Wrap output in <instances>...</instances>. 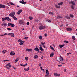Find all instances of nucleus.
Here are the masks:
<instances>
[{"instance_id": "obj_1", "label": "nucleus", "mask_w": 77, "mask_h": 77, "mask_svg": "<svg viewBox=\"0 0 77 77\" xmlns=\"http://www.w3.org/2000/svg\"><path fill=\"white\" fill-rule=\"evenodd\" d=\"M19 23V24H22V25H24V21L23 20H20Z\"/></svg>"}, {"instance_id": "obj_2", "label": "nucleus", "mask_w": 77, "mask_h": 77, "mask_svg": "<svg viewBox=\"0 0 77 77\" xmlns=\"http://www.w3.org/2000/svg\"><path fill=\"white\" fill-rule=\"evenodd\" d=\"M15 13L14 12H12V13H10L9 14V16H11L12 17H13V16L15 15Z\"/></svg>"}, {"instance_id": "obj_3", "label": "nucleus", "mask_w": 77, "mask_h": 77, "mask_svg": "<svg viewBox=\"0 0 77 77\" xmlns=\"http://www.w3.org/2000/svg\"><path fill=\"white\" fill-rule=\"evenodd\" d=\"M8 26H10L11 27H15V24H12L11 23H9L8 24Z\"/></svg>"}, {"instance_id": "obj_4", "label": "nucleus", "mask_w": 77, "mask_h": 77, "mask_svg": "<svg viewBox=\"0 0 77 77\" xmlns=\"http://www.w3.org/2000/svg\"><path fill=\"white\" fill-rule=\"evenodd\" d=\"M24 0H22L21 1H20L19 2L20 3H22V4H26V3H27V2H24Z\"/></svg>"}, {"instance_id": "obj_5", "label": "nucleus", "mask_w": 77, "mask_h": 77, "mask_svg": "<svg viewBox=\"0 0 77 77\" xmlns=\"http://www.w3.org/2000/svg\"><path fill=\"white\" fill-rule=\"evenodd\" d=\"M8 35L11 36L12 37H14V36H15V35H14V34L12 33H9L8 34Z\"/></svg>"}, {"instance_id": "obj_6", "label": "nucleus", "mask_w": 77, "mask_h": 77, "mask_svg": "<svg viewBox=\"0 0 77 77\" xmlns=\"http://www.w3.org/2000/svg\"><path fill=\"white\" fill-rule=\"evenodd\" d=\"M5 7L6 6H5V5L3 4H0V8H5Z\"/></svg>"}, {"instance_id": "obj_7", "label": "nucleus", "mask_w": 77, "mask_h": 77, "mask_svg": "<svg viewBox=\"0 0 77 77\" xmlns=\"http://www.w3.org/2000/svg\"><path fill=\"white\" fill-rule=\"evenodd\" d=\"M15 54V52L13 51H11L10 53V55H11V56H14Z\"/></svg>"}, {"instance_id": "obj_8", "label": "nucleus", "mask_w": 77, "mask_h": 77, "mask_svg": "<svg viewBox=\"0 0 77 77\" xmlns=\"http://www.w3.org/2000/svg\"><path fill=\"white\" fill-rule=\"evenodd\" d=\"M22 11H23V10H19L18 11V12L17 13L18 15H20V14H21V12H22Z\"/></svg>"}, {"instance_id": "obj_9", "label": "nucleus", "mask_w": 77, "mask_h": 77, "mask_svg": "<svg viewBox=\"0 0 77 77\" xmlns=\"http://www.w3.org/2000/svg\"><path fill=\"white\" fill-rule=\"evenodd\" d=\"M1 26H4L5 27H6V26H7V24H6V23H3L1 25Z\"/></svg>"}, {"instance_id": "obj_10", "label": "nucleus", "mask_w": 77, "mask_h": 77, "mask_svg": "<svg viewBox=\"0 0 77 77\" xmlns=\"http://www.w3.org/2000/svg\"><path fill=\"white\" fill-rule=\"evenodd\" d=\"M74 1H72L70 2V3H72V5H73V6H75L76 5H75V4L74 3Z\"/></svg>"}, {"instance_id": "obj_11", "label": "nucleus", "mask_w": 77, "mask_h": 77, "mask_svg": "<svg viewBox=\"0 0 77 77\" xmlns=\"http://www.w3.org/2000/svg\"><path fill=\"white\" fill-rule=\"evenodd\" d=\"M66 30L67 31H71L72 30V28H67Z\"/></svg>"}, {"instance_id": "obj_12", "label": "nucleus", "mask_w": 77, "mask_h": 77, "mask_svg": "<svg viewBox=\"0 0 77 77\" xmlns=\"http://www.w3.org/2000/svg\"><path fill=\"white\" fill-rule=\"evenodd\" d=\"M29 69H30V67H28L27 68H24V71H28L29 70Z\"/></svg>"}, {"instance_id": "obj_13", "label": "nucleus", "mask_w": 77, "mask_h": 77, "mask_svg": "<svg viewBox=\"0 0 77 77\" xmlns=\"http://www.w3.org/2000/svg\"><path fill=\"white\" fill-rule=\"evenodd\" d=\"M65 45H59V46L60 48H62Z\"/></svg>"}, {"instance_id": "obj_14", "label": "nucleus", "mask_w": 77, "mask_h": 77, "mask_svg": "<svg viewBox=\"0 0 77 77\" xmlns=\"http://www.w3.org/2000/svg\"><path fill=\"white\" fill-rule=\"evenodd\" d=\"M57 18L58 19H60V18H62V17L61 16H57Z\"/></svg>"}, {"instance_id": "obj_15", "label": "nucleus", "mask_w": 77, "mask_h": 77, "mask_svg": "<svg viewBox=\"0 0 77 77\" xmlns=\"http://www.w3.org/2000/svg\"><path fill=\"white\" fill-rule=\"evenodd\" d=\"M59 60L61 62H63V58H62V57L60 58L59 59Z\"/></svg>"}, {"instance_id": "obj_16", "label": "nucleus", "mask_w": 77, "mask_h": 77, "mask_svg": "<svg viewBox=\"0 0 77 77\" xmlns=\"http://www.w3.org/2000/svg\"><path fill=\"white\" fill-rule=\"evenodd\" d=\"M2 53H3V54H5V53H6V52H8V51L4 50H3L2 51Z\"/></svg>"}, {"instance_id": "obj_17", "label": "nucleus", "mask_w": 77, "mask_h": 77, "mask_svg": "<svg viewBox=\"0 0 77 77\" xmlns=\"http://www.w3.org/2000/svg\"><path fill=\"white\" fill-rule=\"evenodd\" d=\"M46 74L47 75H49V71H48V70H46Z\"/></svg>"}, {"instance_id": "obj_18", "label": "nucleus", "mask_w": 77, "mask_h": 77, "mask_svg": "<svg viewBox=\"0 0 77 77\" xmlns=\"http://www.w3.org/2000/svg\"><path fill=\"white\" fill-rule=\"evenodd\" d=\"M32 50V49H26V51H31Z\"/></svg>"}, {"instance_id": "obj_19", "label": "nucleus", "mask_w": 77, "mask_h": 77, "mask_svg": "<svg viewBox=\"0 0 77 77\" xmlns=\"http://www.w3.org/2000/svg\"><path fill=\"white\" fill-rule=\"evenodd\" d=\"M54 75L55 76H58V77H60V75L58 74L57 73H55L54 74Z\"/></svg>"}, {"instance_id": "obj_20", "label": "nucleus", "mask_w": 77, "mask_h": 77, "mask_svg": "<svg viewBox=\"0 0 77 77\" xmlns=\"http://www.w3.org/2000/svg\"><path fill=\"white\" fill-rule=\"evenodd\" d=\"M19 57H17L15 60V62L16 63V62H18V61H19Z\"/></svg>"}, {"instance_id": "obj_21", "label": "nucleus", "mask_w": 77, "mask_h": 77, "mask_svg": "<svg viewBox=\"0 0 77 77\" xmlns=\"http://www.w3.org/2000/svg\"><path fill=\"white\" fill-rule=\"evenodd\" d=\"M6 66H9V67H11V64H10V63H8L7 65H6Z\"/></svg>"}, {"instance_id": "obj_22", "label": "nucleus", "mask_w": 77, "mask_h": 77, "mask_svg": "<svg viewBox=\"0 0 77 77\" xmlns=\"http://www.w3.org/2000/svg\"><path fill=\"white\" fill-rule=\"evenodd\" d=\"M34 50H35V51H38V52H39V50H40L38 48H35Z\"/></svg>"}, {"instance_id": "obj_23", "label": "nucleus", "mask_w": 77, "mask_h": 77, "mask_svg": "<svg viewBox=\"0 0 77 77\" xmlns=\"http://www.w3.org/2000/svg\"><path fill=\"white\" fill-rule=\"evenodd\" d=\"M54 55V53H53L50 54V57H53V56Z\"/></svg>"}, {"instance_id": "obj_24", "label": "nucleus", "mask_w": 77, "mask_h": 77, "mask_svg": "<svg viewBox=\"0 0 77 77\" xmlns=\"http://www.w3.org/2000/svg\"><path fill=\"white\" fill-rule=\"evenodd\" d=\"M7 20L8 21H11V18H10L9 17H7Z\"/></svg>"}, {"instance_id": "obj_25", "label": "nucleus", "mask_w": 77, "mask_h": 77, "mask_svg": "<svg viewBox=\"0 0 77 77\" xmlns=\"http://www.w3.org/2000/svg\"><path fill=\"white\" fill-rule=\"evenodd\" d=\"M55 6L57 8H60V6H57V4H55Z\"/></svg>"}, {"instance_id": "obj_26", "label": "nucleus", "mask_w": 77, "mask_h": 77, "mask_svg": "<svg viewBox=\"0 0 77 77\" xmlns=\"http://www.w3.org/2000/svg\"><path fill=\"white\" fill-rule=\"evenodd\" d=\"M9 3H10V5H13L14 6H15V5L14 4V3H13L12 2H9Z\"/></svg>"}, {"instance_id": "obj_27", "label": "nucleus", "mask_w": 77, "mask_h": 77, "mask_svg": "<svg viewBox=\"0 0 77 77\" xmlns=\"http://www.w3.org/2000/svg\"><path fill=\"white\" fill-rule=\"evenodd\" d=\"M65 18H66V19H68V20H69V19H70V18L69 17H68V16H66L65 17Z\"/></svg>"}, {"instance_id": "obj_28", "label": "nucleus", "mask_w": 77, "mask_h": 77, "mask_svg": "<svg viewBox=\"0 0 77 77\" xmlns=\"http://www.w3.org/2000/svg\"><path fill=\"white\" fill-rule=\"evenodd\" d=\"M72 38L73 39V41H74L75 39V37L74 36L72 37Z\"/></svg>"}, {"instance_id": "obj_29", "label": "nucleus", "mask_w": 77, "mask_h": 77, "mask_svg": "<svg viewBox=\"0 0 77 77\" xmlns=\"http://www.w3.org/2000/svg\"><path fill=\"white\" fill-rule=\"evenodd\" d=\"M40 30H42V26H40L39 27Z\"/></svg>"}, {"instance_id": "obj_30", "label": "nucleus", "mask_w": 77, "mask_h": 77, "mask_svg": "<svg viewBox=\"0 0 77 77\" xmlns=\"http://www.w3.org/2000/svg\"><path fill=\"white\" fill-rule=\"evenodd\" d=\"M39 49L41 51H43V50H44V49L42 48V47H40Z\"/></svg>"}, {"instance_id": "obj_31", "label": "nucleus", "mask_w": 77, "mask_h": 77, "mask_svg": "<svg viewBox=\"0 0 77 77\" xmlns=\"http://www.w3.org/2000/svg\"><path fill=\"white\" fill-rule=\"evenodd\" d=\"M38 55H36L34 56V59H37V58H38Z\"/></svg>"}, {"instance_id": "obj_32", "label": "nucleus", "mask_w": 77, "mask_h": 77, "mask_svg": "<svg viewBox=\"0 0 77 77\" xmlns=\"http://www.w3.org/2000/svg\"><path fill=\"white\" fill-rule=\"evenodd\" d=\"M13 18L14 19V20H17V18H16L15 17V16H13Z\"/></svg>"}, {"instance_id": "obj_33", "label": "nucleus", "mask_w": 77, "mask_h": 77, "mask_svg": "<svg viewBox=\"0 0 77 77\" xmlns=\"http://www.w3.org/2000/svg\"><path fill=\"white\" fill-rule=\"evenodd\" d=\"M63 4V2H62L60 3H58V6H60V5H62Z\"/></svg>"}, {"instance_id": "obj_34", "label": "nucleus", "mask_w": 77, "mask_h": 77, "mask_svg": "<svg viewBox=\"0 0 77 77\" xmlns=\"http://www.w3.org/2000/svg\"><path fill=\"white\" fill-rule=\"evenodd\" d=\"M29 20H32V19H33V17H32L30 16L29 17Z\"/></svg>"}, {"instance_id": "obj_35", "label": "nucleus", "mask_w": 77, "mask_h": 77, "mask_svg": "<svg viewBox=\"0 0 77 77\" xmlns=\"http://www.w3.org/2000/svg\"><path fill=\"white\" fill-rule=\"evenodd\" d=\"M7 29L8 30H9V31L12 30V29L10 28H7Z\"/></svg>"}, {"instance_id": "obj_36", "label": "nucleus", "mask_w": 77, "mask_h": 77, "mask_svg": "<svg viewBox=\"0 0 77 77\" xmlns=\"http://www.w3.org/2000/svg\"><path fill=\"white\" fill-rule=\"evenodd\" d=\"M20 45H24V43H23L22 42H20L19 43Z\"/></svg>"}, {"instance_id": "obj_37", "label": "nucleus", "mask_w": 77, "mask_h": 77, "mask_svg": "<svg viewBox=\"0 0 77 77\" xmlns=\"http://www.w3.org/2000/svg\"><path fill=\"white\" fill-rule=\"evenodd\" d=\"M49 14L50 15H53V14H53V13L52 12H49Z\"/></svg>"}, {"instance_id": "obj_38", "label": "nucleus", "mask_w": 77, "mask_h": 77, "mask_svg": "<svg viewBox=\"0 0 77 77\" xmlns=\"http://www.w3.org/2000/svg\"><path fill=\"white\" fill-rule=\"evenodd\" d=\"M64 42L66 43L67 44V43H68V42H69L68 41L65 40L64 41Z\"/></svg>"}, {"instance_id": "obj_39", "label": "nucleus", "mask_w": 77, "mask_h": 77, "mask_svg": "<svg viewBox=\"0 0 77 77\" xmlns=\"http://www.w3.org/2000/svg\"><path fill=\"white\" fill-rule=\"evenodd\" d=\"M50 48L53 50H54V48H53L52 46H50Z\"/></svg>"}, {"instance_id": "obj_40", "label": "nucleus", "mask_w": 77, "mask_h": 77, "mask_svg": "<svg viewBox=\"0 0 77 77\" xmlns=\"http://www.w3.org/2000/svg\"><path fill=\"white\" fill-rule=\"evenodd\" d=\"M25 59L26 60V61L28 60V57H25Z\"/></svg>"}, {"instance_id": "obj_41", "label": "nucleus", "mask_w": 77, "mask_h": 77, "mask_svg": "<svg viewBox=\"0 0 77 77\" xmlns=\"http://www.w3.org/2000/svg\"><path fill=\"white\" fill-rule=\"evenodd\" d=\"M70 17L71 18H73L74 17V16L72 14H70Z\"/></svg>"}, {"instance_id": "obj_42", "label": "nucleus", "mask_w": 77, "mask_h": 77, "mask_svg": "<svg viewBox=\"0 0 77 77\" xmlns=\"http://www.w3.org/2000/svg\"><path fill=\"white\" fill-rule=\"evenodd\" d=\"M71 8L72 9H74V6L73 5H72L71 6Z\"/></svg>"}, {"instance_id": "obj_43", "label": "nucleus", "mask_w": 77, "mask_h": 77, "mask_svg": "<svg viewBox=\"0 0 77 77\" xmlns=\"http://www.w3.org/2000/svg\"><path fill=\"white\" fill-rule=\"evenodd\" d=\"M46 28V27L45 26H42V29H45Z\"/></svg>"}, {"instance_id": "obj_44", "label": "nucleus", "mask_w": 77, "mask_h": 77, "mask_svg": "<svg viewBox=\"0 0 77 77\" xmlns=\"http://www.w3.org/2000/svg\"><path fill=\"white\" fill-rule=\"evenodd\" d=\"M39 39H40L41 40L42 39V36H39Z\"/></svg>"}, {"instance_id": "obj_45", "label": "nucleus", "mask_w": 77, "mask_h": 77, "mask_svg": "<svg viewBox=\"0 0 77 77\" xmlns=\"http://www.w3.org/2000/svg\"><path fill=\"white\" fill-rule=\"evenodd\" d=\"M18 42H22V40H21V39H19L18 40Z\"/></svg>"}, {"instance_id": "obj_46", "label": "nucleus", "mask_w": 77, "mask_h": 77, "mask_svg": "<svg viewBox=\"0 0 77 77\" xmlns=\"http://www.w3.org/2000/svg\"><path fill=\"white\" fill-rule=\"evenodd\" d=\"M7 17H5V18H4V19L5 20H8V19L7 18Z\"/></svg>"}, {"instance_id": "obj_47", "label": "nucleus", "mask_w": 77, "mask_h": 77, "mask_svg": "<svg viewBox=\"0 0 77 77\" xmlns=\"http://www.w3.org/2000/svg\"><path fill=\"white\" fill-rule=\"evenodd\" d=\"M24 39H28V37H25L24 38Z\"/></svg>"}, {"instance_id": "obj_48", "label": "nucleus", "mask_w": 77, "mask_h": 77, "mask_svg": "<svg viewBox=\"0 0 77 77\" xmlns=\"http://www.w3.org/2000/svg\"><path fill=\"white\" fill-rule=\"evenodd\" d=\"M41 44L42 45V46H44V45L43 44L42 42H41Z\"/></svg>"}, {"instance_id": "obj_49", "label": "nucleus", "mask_w": 77, "mask_h": 77, "mask_svg": "<svg viewBox=\"0 0 77 77\" xmlns=\"http://www.w3.org/2000/svg\"><path fill=\"white\" fill-rule=\"evenodd\" d=\"M64 71L65 72H66V69H64Z\"/></svg>"}, {"instance_id": "obj_50", "label": "nucleus", "mask_w": 77, "mask_h": 77, "mask_svg": "<svg viewBox=\"0 0 77 77\" xmlns=\"http://www.w3.org/2000/svg\"><path fill=\"white\" fill-rule=\"evenodd\" d=\"M47 21H48V22H51V21H50V20H47Z\"/></svg>"}, {"instance_id": "obj_51", "label": "nucleus", "mask_w": 77, "mask_h": 77, "mask_svg": "<svg viewBox=\"0 0 77 77\" xmlns=\"http://www.w3.org/2000/svg\"><path fill=\"white\" fill-rule=\"evenodd\" d=\"M29 24H30V23H29V22H28L27 23V25H29Z\"/></svg>"}, {"instance_id": "obj_52", "label": "nucleus", "mask_w": 77, "mask_h": 77, "mask_svg": "<svg viewBox=\"0 0 77 77\" xmlns=\"http://www.w3.org/2000/svg\"><path fill=\"white\" fill-rule=\"evenodd\" d=\"M5 35H8V34L7 33H5L4 34V36H5Z\"/></svg>"}, {"instance_id": "obj_53", "label": "nucleus", "mask_w": 77, "mask_h": 77, "mask_svg": "<svg viewBox=\"0 0 77 77\" xmlns=\"http://www.w3.org/2000/svg\"><path fill=\"white\" fill-rule=\"evenodd\" d=\"M67 55H69V54H71V53L69 52V53H67Z\"/></svg>"}, {"instance_id": "obj_54", "label": "nucleus", "mask_w": 77, "mask_h": 77, "mask_svg": "<svg viewBox=\"0 0 77 77\" xmlns=\"http://www.w3.org/2000/svg\"><path fill=\"white\" fill-rule=\"evenodd\" d=\"M27 65V63H26V64L24 65V66H26Z\"/></svg>"}, {"instance_id": "obj_55", "label": "nucleus", "mask_w": 77, "mask_h": 77, "mask_svg": "<svg viewBox=\"0 0 77 77\" xmlns=\"http://www.w3.org/2000/svg\"><path fill=\"white\" fill-rule=\"evenodd\" d=\"M5 60V62H8L9 61V60Z\"/></svg>"}, {"instance_id": "obj_56", "label": "nucleus", "mask_w": 77, "mask_h": 77, "mask_svg": "<svg viewBox=\"0 0 77 77\" xmlns=\"http://www.w3.org/2000/svg\"><path fill=\"white\" fill-rule=\"evenodd\" d=\"M38 65L39 66H41V63H39L38 64Z\"/></svg>"}, {"instance_id": "obj_57", "label": "nucleus", "mask_w": 77, "mask_h": 77, "mask_svg": "<svg viewBox=\"0 0 77 77\" xmlns=\"http://www.w3.org/2000/svg\"><path fill=\"white\" fill-rule=\"evenodd\" d=\"M20 65H21V66H24V65H23V64H20Z\"/></svg>"}, {"instance_id": "obj_58", "label": "nucleus", "mask_w": 77, "mask_h": 77, "mask_svg": "<svg viewBox=\"0 0 77 77\" xmlns=\"http://www.w3.org/2000/svg\"><path fill=\"white\" fill-rule=\"evenodd\" d=\"M35 22H38V21H39V20H35Z\"/></svg>"}, {"instance_id": "obj_59", "label": "nucleus", "mask_w": 77, "mask_h": 77, "mask_svg": "<svg viewBox=\"0 0 77 77\" xmlns=\"http://www.w3.org/2000/svg\"><path fill=\"white\" fill-rule=\"evenodd\" d=\"M48 75H47L46 74V75H45V77H48Z\"/></svg>"}, {"instance_id": "obj_60", "label": "nucleus", "mask_w": 77, "mask_h": 77, "mask_svg": "<svg viewBox=\"0 0 77 77\" xmlns=\"http://www.w3.org/2000/svg\"><path fill=\"white\" fill-rule=\"evenodd\" d=\"M61 66H62L61 65H58V66H59V67H61Z\"/></svg>"}, {"instance_id": "obj_61", "label": "nucleus", "mask_w": 77, "mask_h": 77, "mask_svg": "<svg viewBox=\"0 0 77 77\" xmlns=\"http://www.w3.org/2000/svg\"><path fill=\"white\" fill-rule=\"evenodd\" d=\"M5 19H4V18H2V21H5Z\"/></svg>"}, {"instance_id": "obj_62", "label": "nucleus", "mask_w": 77, "mask_h": 77, "mask_svg": "<svg viewBox=\"0 0 77 77\" xmlns=\"http://www.w3.org/2000/svg\"><path fill=\"white\" fill-rule=\"evenodd\" d=\"M40 69L41 70H42V67L41 66L40 67Z\"/></svg>"}, {"instance_id": "obj_63", "label": "nucleus", "mask_w": 77, "mask_h": 77, "mask_svg": "<svg viewBox=\"0 0 77 77\" xmlns=\"http://www.w3.org/2000/svg\"><path fill=\"white\" fill-rule=\"evenodd\" d=\"M41 59H44V57L43 56H42L41 57Z\"/></svg>"}, {"instance_id": "obj_64", "label": "nucleus", "mask_w": 77, "mask_h": 77, "mask_svg": "<svg viewBox=\"0 0 77 77\" xmlns=\"http://www.w3.org/2000/svg\"><path fill=\"white\" fill-rule=\"evenodd\" d=\"M1 36H3L4 35H0Z\"/></svg>"}]
</instances>
